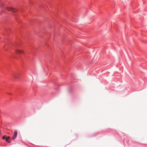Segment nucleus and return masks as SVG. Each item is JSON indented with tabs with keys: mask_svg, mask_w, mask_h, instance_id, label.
<instances>
[{
	"mask_svg": "<svg viewBox=\"0 0 147 147\" xmlns=\"http://www.w3.org/2000/svg\"><path fill=\"white\" fill-rule=\"evenodd\" d=\"M1 6L2 8H3L4 7V9L7 10L9 11H11L12 12L16 13L18 11L17 9H16L12 7H5L4 4L2 3H1Z\"/></svg>",
	"mask_w": 147,
	"mask_h": 147,
	"instance_id": "obj_1",
	"label": "nucleus"
},
{
	"mask_svg": "<svg viewBox=\"0 0 147 147\" xmlns=\"http://www.w3.org/2000/svg\"><path fill=\"white\" fill-rule=\"evenodd\" d=\"M15 51L16 53L18 54H23L24 53V51L22 50L16 49L15 50Z\"/></svg>",
	"mask_w": 147,
	"mask_h": 147,
	"instance_id": "obj_2",
	"label": "nucleus"
},
{
	"mask_svg": "<svg viewBox=\"0 0 147 147\" xmlns=\"http://www.w3.org/2000/svg\"><path fill=\"white\" fill-rule=\"evenodd\" d=\"M4 30L6 33H9V32H11V30L9 28H4Z\"/></svg>",
	"mask_w": 147,
	"mask_h": 147,
	"instance_id": "obj_3",
	"label": "nucleus"
},
{
	"mask_svg": "<svg viewBox=\"0 0 147 147\" xmlns=\"http://www.w3.org/2000/svg\"><path fill=\"white\" fill-rule=\"evenodd\" d=\"M17 131H15L14 134L12 137V139L13 140H14L16 138L17 136Z\"/></svg>",
	"mask_w": 147,
	"mask_h": 147,
	"instance_id": "obj_4",
	"label": "nucleus"
},
{
	"mask_svg": "<svg viewBox=\"0 0 147 147\" xmlns=\"http://www.w3.org/2000/svg\"><path fill=\"white\" fill-rule=\"evenodd\" d=\"M10 137H7V138L6 139V141L9 143H10Z\"/></svg>",
	"mask_w": 147,
	"mask_h": 147,
	"instance_id": "obj_5",
	"label": "nucleus"
},
{
	"mask_svg": "<svg viewBox=\"0 0 147 147\" xmlns=\"http://www.w3.org/2000/svg\"><path fill=\"white\" fill-rule=\"evenodd\" d=\"M7 137L6 136H3V138H2L3 139H5L6 140V138H7Z\"/></svg>",
	"mask_w": 147,
	"mask_h": 147,
	"instance_id": "obj_6",
	"label": "nucleus"
},
{
	"mask_svg": "<svg viewBox=\"0 0 147 147\" xmlns=\"http://www.w3.org/2000/svg\"><path fill=\"white\" fill-rule=\"evenodd\" d=\"M1 12H3V13H6L4 11V9H3V10H1Z\"/></svg>",
	"mask_w": 147,
	"mask_h": 147,
	"instance_id": "obj_7",
	"label": "nucleus"
},
{
	"mask_svg": "<svg viewBox=\"0 0 147 147\" xmlns=\"http://www.w3.org/2000/svg\"><path fill=\"white\" fill-rule=\"evenodd\" d=\"M13 78L14 79L17 78L16 77V76H13Z\"/></svg>",
	"mask_w": 147,
	"mask_h": 147,
	"instance_id": "obj_8",
	"label": "nucleus"
}]
</instances>
